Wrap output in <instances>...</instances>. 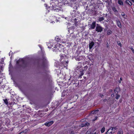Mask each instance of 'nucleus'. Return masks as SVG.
<instances>
[{"label": "nucleus", "mask_w": 134, "mask_h": 134, "mask_svg": "<svg viewBox=\"0 0 134 134\" xmlns=\"http://www.w3.org/2000/svg\"><path fill=\"white\" fill-rule=\"evenodd\" d=\"M55 40L57 42H59L60 41H61V40H60V39H59L57 37H56L55 38Z\"/></svg>", "instance_id": "nucleus-22"}, {"label": "nucleus", "mask_w": 134, "mask_h": 134, "mask_svg": "<svg viewBox=\"0 0 134 134\" xmlns=\"http://www.w3.org/2000/svg\"><path fill=\"white\" fill-rule=\"evenodd\" d=\"M103 96V95H101V97H102V96Z\"/></svg>", "instance_id": "nucleus-40"}, {"label": "nucleus", "mask_w": 134, "mask_h": 134, "mask_svg": "<svg viewBox=\"0 0 134 134\" xmlns=\"http://www.w3.org/2000/svg\"><path fill=\"white\" fill-rule=\"evenodd\" d=\"M3 70L2 69V68L1 67V66L0 65V72H1L3 71Z\"/></svg>", "instance_id": "nucleus-29"}, {"label": "nucleus", "mask_w": 134, "mask_h": 134, "mask_svg": "<svg viewBox=\"0 0 134 134\" xmlns=\"http://www.w3.org/2000/svg\"><path fill=\"white\" fill-rule=\"evenodd\" d=\"M44 6L45 7H46V9H49H49H51V10H54L57 12H58L60 10H61L60 8H59L58 7L55 5H54V6H53V5H52V6L48 7V8H47V5L46 4H44Z\"/></svg>", "instance_id": "nucleus-1"}, {"label": "nucleus", "mask_w": 134, "mask_h": 134, "mask_svg": "<svg viewBox=\"0 0 134 134\" xmlns=\"http://www.w3.org/2000/svg\"><path fill=\"white\" fill-rule=\"evenodd\" d=\"M117 134H122V130H120V131H119L118 133Z\"/></svg>", "instance_id": "nucleus-24"}, {"label": "nucleus", "mask_w": 134, "mask_h": 134, "mask_svg": "<svg viewBox=\"0 0 134 134\" xmlns=\"http://www.w3.org/2000/svg\"><path fill=\"white\" fill-rule=\"evenodd\" d=\"M10 52L9 54H10Z\"/></svg>", "instance_id": "nucleus-47"}, {"label": "nucleus", "mask_w": 134, "mask_h": 134, "mask_svg": "<svg viewBox=\"0 0 134 134\" xmlns=\"http://www.w3.org/2000/svg\"><path fill=\"white\" fill-rule=\"evenodd\" d=\"M121 15L124 19H127V16L124 13H122L121 14Z\"/></svg>", "instance_id": "nucleus-9"}, {"label": "nucleus", "mask_w": 134, "mask_h": 134, "mask_svg": "<svg viewBox=\"0 0 134 134\" xmlns=\"http://www.w3.org/2000/svg\"><path fill=\"white\" fill-rule=\"evenodd\" d=\"M126 3L128 4L129 5H132L131 2L128 0H126Z\"/></svg>", "instance_id": "nucleus-17"}, {"label": "nucleus", "mask_w": 134, "mask_h": 134, "mask_svg": "<svg viewBox=\"0 0 134 134\" xmlns=\"http://www.w3.org/2000/svg\"><path fill=\"white\" fill-rule=\"evenodd\" d=\"M107 14H104L103 15L104 16H107Z\"/></svg>", "instance_id": "nucleus-33"}, {"label": "nucleus", "mask_w": 134, "mask_h": 134, "mask_svg": "<svg viewBox=\"0 0 134 134\" xmlns=\"http://www.w3.org/2000/svg\"><path fill=\"white\" fill-rule=\"evenodd\" d=\"M107 33L108 35H110L111 34L112 31L111 30H107Z\"/></svg>", "instance_id": "nucleus-16"}, {"label": "nucleus", "mask_w": 134, "mask_h": 134, "mask_svg": "<svg viewBox=\"0 0 134 134\" xmlns=\"http://www.w3.org/2000/svg\"><path fill=\"white\" fill-rule=\"evenodd\" d=\"M81 121H82V122L83 121V120L82 121V120H81Z\"/></svg>", "instance_id": "nucleus-46"}, {"label": "nucleus", "mask_w": 134, "mask_h": 134, "mask_svg": "<svg viewBox=\"0 0 134 134\" xmlns=\"http://www.w3.org/2000/svg\"><path fill=\"white\" fill-rule=\"evenodd\" d=\"M131 49L132 51L133 52V53H134V50L133 49V48H131Z\"/></svg>", "instance_id": "nucleus-31"}, {"label": "nucleus", "mask_w": 134, "mask_h": 134, "mask_svg": "<svg viewBox=\"0 0 134 134\" xmlns=\"http://www.w3.org/2000/svg\"><path fill=\"white\" fill-rule=\"evenodd\" d=\"M113 10L115 12H117L118 11L115 8H113Z\"/></svg>", "instance_id": "nucleus-25"}, {"label": "nucleus", "mask_w": 134, "mask_h": 134, "mask_svg": "<svg viewBox=\"0 0 134 134\" xmlns=\"http://www.w3.org/2000/svg\"><path fill=\"white\" fill-rule=\"evenodd\" d=\"M120 80H122V79L121 78H120Z\"/></svg>", "instance_id": "nucleus-39"}, {"label": "nucleus", "mask_w": 134, "mask_h": 134, "mask_svg": "<svg viewBox=\"0 0 134 134\" xmlns=\"http://www.w3.org/2000/svg\"><path fill=\"white\" fill-rule=\"evenodd\" d=\"M94 45V43L93 42H90L89 45V47L90 49H91Z\"/></svg>", "instance_id": "nucleus-10"}, {"label": "nucleus", "mask_w": 134, "mask_h": 134, "mask_svg": "<svg viewBox=\"0 0 134 134\" xmlns=\"http://www.w3.org/2000/svg\"><path fill=\"white\" fill-rule=\"evenodd\" d=\"M44 60H45V62L46 63L47 62V60H46V58L45 57L44 58Z\"/></svg>", "instance_id": "nucleus-32"}, {"label": "nucleus", "mask_w": 134, "mask_h": 134, "mask_svg": "<svg viewBox=\"0 0 134 134\" xmlns=\"http://www.w3.org/2000/svg\"><path fill=\"white\" fill-rule=\"evenodd\" d=\"M120 89L119 88H116L114 90V91L115 93H116L117 94V93L119 91Z\"/></svg>", "instance_id": "nucleus-14"}, {"label": "nucleus", "mask_w": 134, "mask_h": 134, "mask_svg": "<svg viewBox=\"0 0 134 134\" xmlns=\"http://www.w3.org/2000/svg\"><path fill=\"white\" fill-rule=\"evenodd\" d=\"M118 44L120 46H121V44L120 43V42H118Z\"/></svg>", "instance_id": "nucleus-30"}, {"label": "nucleus", "mask_w": 134, "mask_h": 134, "mask_svg": "<svg viewBox=\"0 0 134 134\" xmlns=\"http://www.w3.org/2000/svg\"><path fill=\"white\" fill-rule=\"evenodd\" d=\"M119 83H121V81H119Z\"/></svg>", "instance_id": "nucleus-36"}, {"label": "nucleus", "mask_w": 134, "mask_h": 134, "mask_svg": "<svg viewBox=\"0 0 134 134\" xmlns=\"http://www.w3.org/2000/svg\"><path fill=\"white\" fill-rule=\"evenodd\" d=\"M61 46V44L59 43H57V46H55L53 49V51L54 52H57L58 50L60 51L61 49H60L61 48L60 46Z\"/></svg>", "instance_id": "nucleus-2"}, {"label": "nucleus", "mask_w": 134, "mask_h": 134, "mask_svg": "<svg viewBox=\"0 0 134 134\" xmlns=\"http://www.w3.org/2000/svg\"><path fill=\"white\" fill-rule=\"evenodd\" d=\"M133 111L134 112V108H133Z\"/></svg>", "instance_id": "nucleus-43"}, {"label": "nucleus", "mask_w": 134, "mask_h": 134, "mask_svg": "<svg viewBox=\"0 0 134 134\" xmlns=\"http://www.w3.org/2000/svg\"><path fill=\"white\" fill-rule=\"evenodd\" d=\"M84 78L85 79H86V77H84Z\"/></svg>", "instance_id": "nucleus-41"}, {"label": "nucleus", "mask_w": 134, "mask_h": 134, "mask_svg": "<svg viewBox=\"0 0 134 134\" xmlns=\"http://www.w3.org/2000/svg\"><path fill=\"white\" fill-rule=\"evenodd\" d=\"M87 133H88V134H90V133L89 132L87 131L86 133V134H87Z\"/></svg>", "instance_id": "nucleus-35"}, {"label": "nucleus", "mask_w": 134, "mask_h": 134, "mask_svg": "<svg viewBox=\"0 0 134 134\" xmlns=\"http://www.w3.org/2000/svg\"><path fill=\"white\" fill-rule=\"evenodd\" d=\"M89 125V123L87 122H84L81 125V126L82 127L85 126H88Z\"/></svg>", "instance_id": "nucleus-8"}, {"label": "nucleus", "mask_w": 134, "mask_h": 134, "mask_svg": "<svg viewBox=\"0 0 134 134\" xmlns=\"http://www.w3.org/2000/svg\"><path fill=\"white\" fill-rule=\"evenodd\" d=\"M104 20V18L103 17H100L99 18L98 21H101L102 20Z\"/></svg>", "instance_id": "nucleus-19"}, {"label": "nucleus", "mask_w": 134, "mask_h": 134, "mask_svg": "<svg viewBox=\"0 0 134 134\" xmlns=\"http://www.w3.org/2000/svg\"><path fill=\"white\" fill-rule=\"evenodd\" d=\"M53 23H55L54 22V21L52 22H51V23H53Z\"/></svg>", "instance_id": "nucleus-37"}, {"label": "nucleus", "mask_w": 134, "mask_h": 134, "mask_svg": "<svg viewBox=\"0 0 134 134\" xmlns=\"http://www.w3.org/2000/svg\"><path fill=\"white\" fill-rule=\"evenodd\" d=\"M120 95H116L115 98L116 99H118L120 97Z\"/></svg>", "instance_id": "nucleus-26"}, {"label": "nucleus", "mask_w": 134, "mask_h": 134, "mask_svg": "<svg viewBox=\"0 0 134 134\" xmlns=\"http://www.w3.org/2000/svg\"><path fill=\"white\" fill-rule=\"evenodd\" d=\"M4 102L5 103V104H8V101L7 99L4 100Z\"/></svg>", "instance_id": "nucleus-23"}, {"label": "nucleus", "mask_w": 134, "mask_h": 134, "mask_svg": "<svg viewBox=\"0 0 134 134\" xmlns=\"http://www.w3.org/2000/svg\"><path fill=\"white\" fill-rule=\"evenodd\" d=\"M53 123V121H51L49 122H46L45 124L44 125L48 126H49L51 125Z\"/></svg>", "instance_id": "nucleus-5"}, {"label": "nucleus", "mask_w": 134, "mask_h": 134, "mask_svg": "<svg viewBox=\"0 0 134 134\" xmlns=\"http://www.w3.org/2000/svg\"><path fill=\"white\" fill-rule=\"evenodd\" d=\"M96 134V132H95V133H93V134Z\"/></svg>", "instance_id": "nucleus-42"}, {"label": "nucleus", "mask_w": 134, "mask_h": 134, "mask_svg": "<svg viewBox=\"0 0 134 134\" xmlns=\"http://www.w3.org/2000/svg\"><path fill=\"white\" fill-rule=\"evenodd\" d=\"M105 129L104 127H103L101 129V132L102 133H103L105 131Z\"/></svg>", "instance_id": "nucleus-20"}, {"label": "nucleus", "mask_w": 134, "mask_h": 134, "mask_svg": "<svg viewBox=\"0 0 134 134\" xmlns=\"http://www.w3.org/2000/svg\"><path fill=\"white\" fill-rule=\"evenodd\" d=\"M116 23L118 27H121V23L120 21H117Z\"/></svg>", "instance_id": "nucleus-13"}, {"label": "nucleus", "mask_w": 134, "mask_h": 134, "mask_svg": "<svg viewBox=\"0 0 134 134\" xmlns=\"http://www.w3.org/2000/svg\"><path fill=\"white\" fill-rule=\"evenodd\" d=\"M113 130H111V127L107 131L106 133L105 134H113L114 132V131L113 132Z\"/></svg>", "instance_id": "nucleus-6"}, {"label": "nucleus", "mask_w": 134, "mask_h": 134, "mask_svg": "<svg viewBox=\"0 0 134 134\" xmlns=\"http://www.w3.org/2000/svg\"><path fill=\"white\" fill-rule=\"evenodd\" d=\"M69 37V36L68 35L64 36V37L61 39V42L63 43H65L66 42L68 43L67 41H69L70 40V39L68 38Z\"/></svg>", "instance_id": "nucleus-3"}, {"label": "nucleus", "mask_w": 134, "mask_h": 134, "mask_svg": "<svg viewBox=\"0 0 134 134\" xmlns=\"http://www.w3.org/2000/svg\"><path fill=\"white\" fill-rule=\"evenodd\" d=\"M49 44H49V43H48V44H47V46H48V48H51L52 47V46H53V45H52V44L51 45V44H50V45H51V47H49Z\"/></svg>", "instance_id": "nucleus-28"}, {"label": "nucleus", "mask_w": 134, "mask_h": 134, "mask_svg": "<svg viewBox=\"0 0 134 134\" xmlns=\"http://www.w3.org/2000/svg\"><path fill=\"white\" fill-rule=\"evenodd\" d=\"M96 22L95 21H94L92 23V24L91 25V28L92 29H94L95 26H96Z\"/></svg>", "instance_id": "nucleus-7"}, {"label": "nucleus", "mask_w": 134, "mask_h": 134, "mask_svg": "<svg viewBox=\"0 0 134 134\" xmlns=\"http://www.w3.org/2000/svg\"><path fill=\"white\" fill-rule=\"evenodd\" d=\"M114 96V95L113 94H111V96L112 97H113Z\"/></svg>", "instance_id": "nucleus-38"}, {"label": "nucleus", "mask_w": 134, "mask_h": 134, "mask_svg": "<svg viewBox=\"0 0 134 134\" xmlns=\"http://www.w3.org/2000/svg\"><path fill=\"white\" fill-rule=\"evenodd\" d=\"M84 74V72L83 71L80 72V73L79 74V78L81 79L82 78V76Z\"/></svg>", "instance_id": "nucleus-12"}, {"label": "nucleus", "mask_w": 134, "mask_h": 134, "mask_svg": "<svg viewBox=\"0 0 134 134\" xmlns=\"http://www.w3.org/2000/svg\"><path fill=\"white\" fill-rule=\"evenodd\" d=\"M1 82L0 81V84H1Z\"/></svg>", "instance_id": "nucleus-44"}, {"label": "nucleus", "mask_w": 134, "mask_h": 134, "mask_svg": "<svg viewBox=\"0 0 134 134\" xmlns=\"http://www.w3.org/2000/svg\"><path fill=\"white\" fill-rule=\"evenodd\" d=\"M96 29L98 32H101L102 30V27L98 24H97Z\"/></svg>", "instance_id": "nucleus-4"}, {"label": "nucleus", "mask_w": 134, "mask_h": 134, "mask_svg": "<svg viewBox=\"0 0 134 134\" xmlns=\"http://www.w3.org/2000/svg\"><path fill=\"white\" fill-rule=\"evenodd\" d=\"M54 18V19L55 20V21H56V22H57L58 21H59V20H58V19H56L57 18H56L55 17Z\"/></svg>", "instance_id": "nucleus-27"}, {"label": "nucleus", "mask_w": 134, "mask_h": 134, "mask_svg": "<svg viewBox=\"0 0 134 134\" xmlns=\"http://www.w3.org/2000/svg\"><path fill=\"white\" fill-rule=\"evenodd\" d=\"M97 119V117H96L95 119H94L93 120V121H94L95 120H96Z\"/></svg>", "instance_id": "nucleus-34"}, {"label": "nucleus", "mask_w": 134, "mask_h": 134, "mask_svg": "<svg viewBox=\"0 0 134 134\" xmlns=\"http://www.w3.org/2000/svg\"><path fill=\"white\" fill-rule=\"evenodd\" d=\"M117 128L116 127H111V130H113L114 131H115V130H116Z\"/></svg>", "instance_id": "nucleus-21"}, {"label": "nucleus", "mask_w": 134, "mask_h": 134, "mask_svg": "<svg viewBox=\"0 0 134 134\" xmlns=\"http://www.w3.org/2000/svg\"><path fill=\"white\" fill-rule=\"evenodd\" d=\"M98 111L99 110H97L95 111H93L92 112V113L93 114H96L98 112Z\"/></svg>", "instance_id": "nucleus-18"}, {"label": "nucleus", "mask_w": 134, "mask_h": 134, "mask_svg": "<svg viewBox=\"0 0 134 134\" xmlns=\"http://www.w3.org/2000/svg\"><path fill=\"white\" fill-rule=\"evenodd\" d=\"M81 121H82V122L83 121V120L82 121V120H81Z\"/></svg>", "instance_id": "nucleus-45"}, {"label": "nucleus", "mask_w": 134, "mask_h": 134, "mask_svg": "<svg viewBox=\"0 0 134 134\" xmlns=\"http://www.w3.org/2000/svg\"><path fill=\"white\" fill-rule=\"evenodd\" d=\"M68 63L67 61H64V62H62V64L63 65H64V66H67L68 64Z\"/></svg>", "instance_id": "nucleus-11"}, {"label": "nucleus", "mask_w": 134, "mask_h": 134, "mask_svg": "<svg viewBox=\"0 0 134 134\" xmlns=\"http://www.w3.org/2000/svg\"><path fill=\"white\" fill-rule=\"evenodd\" d=\"M118 4L121 5H123V3L122 1L121 0H118Z\"/></svg>", "instance_id": "nucleus-15"}]
</instances>
